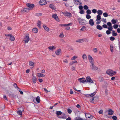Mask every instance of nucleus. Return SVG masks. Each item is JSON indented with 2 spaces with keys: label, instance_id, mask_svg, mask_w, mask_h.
<instances>
[{
  "label": "nucleus",
  "instance_id": "1",
  "mask_svg": "<svg viewBox=\"0 0 120 120\" xmlns=\"http://www.w3.org/2000/svg\"><path fill=\"white\" fill-rule=\"evenodd\" d=\"M106 73L110 75H112L115 74L116 73V72L115 71H113L109 69L107 71Z\"/></svg>",
  "mask_w": 120,
  "mask_h": 120
},
{
  "label": "nucleus",
  "instance_id": "2",
  "mask_svg": "<svg viewBox=\"0 0 120 120\" xmlns=\"http://www.w3.org/2000/svg\"><path fill=\"white\" fill-rule=\"evenodd\" d=\"M86 82H87L90 83H94L93 80L89 76H88L86 77Z\"/></svg>",
  "mask_w": 120,
  "mask_h": 120
},
{
  "label": "nucleus",
  "instance_id": "3",
  "mask_svg": "<svg viewBox=\"0 0 120 120\" xmlns=\"http://www.w3.org/2000/svg\"><path fill=\"white\" fill-rule=\"evenodd\" d=\"M62 13L65 16H67L68 18H70L72 16V14L71 13L68 12H62Z\"/></svg>",
  "mask_w": 120,
  "mask_h": 120
},
{
  "label": "nucleus",
  "instance_id": "4",
  "mask_svg": "<svg viewBox=\"0 0 120 120\" xmlns=\"http://www.w3.org/2000/svg\"><path fill=\"white\" fill-rule=\"evenodd\" d=\"M78 20L80 24L83 25L85 24L86 21L84 19H82L80 18L78 19Z\"/></svg>",
  "mask_w": 120,
  "mask_h": 120
},
{
  "label": "nucleus",
  "instance_id": "5",
  "mask_svg": "<svg viewBox=\"0 0 120 120\" xmlns=\"http://www.w3.org/2000/svg\"><path fill=\"white\" fill-rule=\"evenodd\" d=\"M88 58L89 61L92 64L94 63V60L92 56L90 55L88 56Z\"/></svg>",
  "mask_w": 120,
  "mask_h": 120
},
{
  "label": "nucleus",
  "instance_id": "6",
  "mask_svg": "<svg viewBox=\"0 0 120 120\" xmlns=\"http://www.w3.org/2000/svg\"><path fill=\"white\" fill-rule=\"evenodd\" d=\"M26 6L29 7L28 8L30 10H32L34 7V5L33 4H31L30 3H27L26 4Z\"/></svg>",
  "mask_w": 120,
  "mask_h": 120
},
{
  "label": "nucleus",
  "instance_id": "7",
  "mask_svg": "<svg viewBox=\"0 0 120 120\" xmlns=\"http://www.w3.org/2000/svg\"><path fill=\"white\" fill-rule=\"evenodd\" d=\"M90 66V68L93 70H97L98 69V68L94 65V63L92 64Z\"/></svg>",
  "mask_w": 120,
  "mask_h": 120
},
{
  "label": "nucleus",
  "instance_id": "8",
  "mask_svg": "<svg viewBox=\"0 0 120 120\" xmlns=\"http://www.w3.org/2000/svg\"><path fill=\"white\" fill-rule=\"evenodd\" d=\"M52 16L53 18L55 19L57 21L59 22V20L56 14H53L52 15Z\"/></svg>",
  "mask_w": 120,
  "mask_h": 120
},
{
  "label": "nucleus",
  "instance_id": "9",
  "mask_svg": "<svg viewBox=\"0 0 120 120\" xmlns=\"http://www.w3.org/2000/svg\"><path fill=\"white\" fill-rule=\"evenodd\" d=\"M30 38L28 36H26L24 38V41L25 43H27L30 40Z\"/></svg>",
  "mask_w": 120,
  "mask_h": 120
},
{
  "label": "nucleus",
  "instance_id": "10",
  "mask_svg": "<svg viewBox=\"0 0 120 120\" xmlns=\"http://www.w3.org/2000/svg\"><path fill=\"white\" fill-rule=\"evenodd\" d=\"M96 93L94 92L93 93L88 94H86L85 95V96L87 97H92Z\"/></svg>",
  "mask_w": 120,
  "mask_h": 120
},
{
  "label": "nucleus",
  "instance_id": "11",
  "mask_svg": "<svg viewBox=\"0 0 120 120\" xmlns=\"http://www.w3.org/2000/svg\"><path fill=\"white\" fill-rule=\"evenodd\" d=\"M46 4V1L45 0H40L39 4L41 5H43Z\"/></svg>",
  "mask_w": 120,
  "mask_h": 120
},
{
  "label": "nucleus",
  "instance_id": "12",
  "mask_svg": "<svg viewBox=\"0 0 120 120\" xmlns=\"http://www.w3.org/2000/svg\"><path fill=\"white\" fill-rule=\"evenodd\" d=\"M29 10H30L28 8H25L24 9L21 10V12L23 13L25 12H27Z\"/></svg>",
  "mask_w": 120,
  "mask_h": 120
},
{
  "label": "nucleus",
  "instance_id": "13",
  "mask_svg": "<svg viewBox=\"0 0 120 120\" xmlns=\"http://www.w3.org/2000/svg\"><path fill=\"white\" fill-rule=\"evenodd\" d=\"M84 78H80L78 79V80L79 82H80V83H84L85 82H86V79H84Z\"/></svg>",
  "mask_w": 120,
  "mask_h": 120
},
{
  "label": "nucleus",
  "instance_id": "14",
  "mask_svg": "<svg viewBox=\"0 0 120 120\" xmlns=\"http://www.w3.org/2000/svg\"><path fill=\"white\" fill-rule=\"evenodd\" d=\"M61 53V49H58L55 51V53L57 55H59Z\"/></svg>",
  "mask_w": 120,
  "mask_h": 120
},
{
  "label": "nucleus",
  "instance_id": "15",
  "mask_svg": "<svg viewBox=\"0 0 120 120\" xmlns=\"http://www.w3.org/2000/svg\"><path fill=\"white\" fill-rule=\"evenodd\" d=\"M48 48L50 50L53 51L56 49V47L53 46H50Z\"/></svg>",
  "mask_w": 120,
  "mask_h": 120
},
{
  "label": "nucleus",
  "instance_id": "16",
  "mask_svg": "<svg viewBox=\"0 0 120 120\" xmlns=\"http://www.w3.org/2000/svg\"><path fill=\"white\" fill-rule=\"evenodd\" d=\"M9 39L11 41H14L15 40V38L12 35V34H10V35H9Z\"/></svg>",
  "mask_w": 120,
  "mask_h": 120
},
{
  "label": "nucleus",
  "instance_id": "17",
  "mask_svg": "<svg viewBox=\"0 0 120 120\" xmlns=\"http://www.w3.org/2000/svg\"><path fill=\"white\" fill-rule=\"evenodd\" d=\"M108 114L109 115H112L113 113V111L111 109H110L108 111Z\"/></svg>",
  "mask_w": 120,
  "mask_h": 120
},
{
  "label": "nucleus",
  "instance_id": "18",
  "mask_svg": "<svg viewBox=\"0 0 120 120\" xmlns=\"http://www.w3.org/2000/svg\"><path fill=\"white\" fill-rule=\"evenodd\" d=\"M33 82L34 83H35L36 82L37 79L36 77L35 76H33Z\"/></svg>",
  "mask_w": 120,
  "mask_h": 120
},
{
  "label": "nucleus",
  "instance_id": "19",
  "mask_svg": "<svg viewBox=\"0 0 120 120\" xmlns=\"http://www.w3.org/2000/svg\"><path fill=\"white\" fill-rule=\"evenodd\" d=\"M89 23L92 26H93L94 25V21L92 19H90L89 21Z\"/></svg>",
  "mask_w": 120,
  "mask_h": 120
},
{
  "label": "nucleus",
  "instance_id": "20",
  "mask_svg": "<svg viewBox=\"0 0 120 120\" xmlns=\"http://www.w3.org/2000/svg\"><path fill=\"white\" fill-rule=\"evenodd\" d=\"M43 27L45 30L47 31H49V28L45 25H43Z\"/></svg>",
  "mask_w": 120,
  "mask_h": 120
},
{
  "label": "nucleus",
  "instance_id": "21",
  "mask_svg": "<svg viewBox=\"0 0 120 120\" xmlns=\"http://www.w3.org/2000/svg\"><path fill=\"white\" fill-rule=\"evenodd\" d=\"M85 115L86 118H90L91 117H92V116L89 113H86Z\"/></svg>",
  "mask_w": 120,
  "mask_h": 120
},
{
  "label": "nucleus",
  "instance_id": "22",
  "mask_svg": "<svg viewBox=\"0 0 120 120\" xmlns=\"http://www.w3.org/2000/svg\"><path fill=\"white\" fill-rule=\"evenodd\" d=\"M97 19L96 20V21H98V20H100L101 19V15H98L96 16Z\"/></svg>",
  "mask_w": 120,
  "mask_h": 120
},
{
  "label": "nucleus",
  "instance_id": "23",
  "mask_svg": "<svg viewBox=\"0 0 120 120\" xmlns=\"http://www.w3.org/2000/svg\"><path fill=\"white\" fill-rule=\"evenodd\" d=\"M97 13L98 14V15H101L102 14V13H103L102 11V10H98L97 11Z\"/></svg>",
  "mask_w": 120,
  "mask_h": 120
},
{
  "label": "nucleus",
  "instance_id": "24",
  "mask_svg": "<svg viewBox=\"0 0 120 120\" xmlns=\"http://www.w3.org/2000/svg\"><path fill=\"white\" fill-rule=\"evenodd\" d=\"M38 76L39 77H44L45 75L41 73H38L37 74Z\"/></svg>",
  "mask_w": 120,
  "mask_h": 120
},
{
  "label": "nucleus",
  "instance_id": "25",
  "mask_svg": "<svg viewBox=\"0 0 120 120\" xmlns=\"http://www.w3.org/2000/svg\"><path fill=\"white\" fill-rule=\"evenodd\" d=\"M78 62L76 60H75L74 61H72L70 62L69 63V65H72L74 64V63H77Z\"/></svg>",
  "mask_w": 120,
  "mask_h": 120
},
{
  "label": "nucleus",
  "instance_id": "26",
  "mask_svg": "<svg viewBox=\"0 0 120 120\" xmlns=\"http://www.w3.org/2000/svg\"><path fill=\"white\" fill-rule=\"evenodd\" d=\"M41 22L40 21H38L37 25L38 26L39 28H41Z\"/></svg>",
  "mask_w": 120,
  "mask_h": 120
},
{
  "label": "nucleus",
  "instance_id": "27",
  "mask_svg": "<svg viewBox=\"0 0 120 120\" xmlns=\"http://www.w3.org/2000/svg\"><path fill=\"white\" fill-rule=\"evenodd\" d=\"M97 28L100 30H101L103 28L100 25H98L96 26Z\"/></svg>",
  "mask_w": 120,
  "mask_h": 120
},
{
  "label": "nucleus",
  "instance_id": "28",
  "mask_svg": "<svg viewBox=\"0 0 120 120\" xmlns=\"http://www.w3.org/2000/svg\"><path fill=\"white\" fill-rule=\"evenodd\" d=\"M49 7L53 9H56L55 7L53 4H50L49 6Z\"/></svg>",
  "mask_w": 120,
  "mask_h": 120
},
{
  "label": "nucleus",
  "instance_id": "29",
  "mask_svg": "<svg viewBox=\"0 0 120 120\" xmlns=\"http://www.w3.org/2000/svg\"><path fill=\"white\" fill-rule=\"evenodd\" d=\"M33 32L35 33H37L38 32V30L37 28H34L32 29Z\"/></svg>",
  "mask_w": 120,
  "mask_h": 120
},
{
  "label": "nucleus",
  "instance_id": "30",
  "mask_svg": "<svg viewBox=\"0 0 120 120\" xmlns=\"http://www.w3.org/2000/svg\"><path fill=\"white\" fill-rule=\"evenodd\" d=\"M117 22V19L115 20L114 19H112L111 20V22L113 24L116 23Z\"/></svg>",
  "mask_w": 120,
  "mask_h": 120
},
{
  "label": "nucleus",
  "instance_id": "31",
  "mask_svg": "<svg viewBox=\"0 0 120 120\" xmlns=\"http://www.w3.org/2000/svg\"><path fill=\"white\" fill-rule=\"evenodd\" d=\"M84 41L82 39H79L77 40L76 41V42H79V43H82Z\"/></svg>",
  "mask_w": 120,
  "mask_h": 120
},
{
  "label": "nucleus",
  "instance_id": "32",
  "mask_svg": "<svg viewBox=\"0 0 120 120\" xmlns=\"http://www.w3.org/2000/svg\"><path fill=\"white\" fill-rule=\"evenodd\" d=\"M82 57L83 60H86L87 59V56L85 54H84L82 55Z\"/></svg>",
  "mask_w": 120,
  "mask_h": 120
},
{
  "label": "nucleus",
  "instance_id": "33",
  "mask_svg": "<svg viewBox=\"0 0 120 120\" xmlns=\"http://www.w3.org/2000/svg\"><path fill=\"white\" fill-rule=\"evenodd\" d=\"M56 114L57 115H59L62 114V112L60 111H57L56 112Z\"/></svg>",
  "mask_w": 120,
  "mask_h": 120
},
{
  "label": "nucleus",
  "instance_id": "34",
  "mask_svg": "<svg viewBox=\"0 0 120 120\" xmlns=\"http://www.w3.org/2000/svg\"><path fill=\"white\" fill-rule=\"evenodd\" d=\"M36 101L38 103H39L40 102V97L39 96H38L36 99Z\"/></svg>",
  "mask_w": 120,
  "mask_h": 120
},
{
  "label": "nucleus",
  "instance_id": "35",
  "mask_svg": "<svg viewBox=\"0 0 120 120\" xmlns=\"http://www.w3.org/2000/svg\"><path fill=\"white\" fill-rule=\"evenodd\" d=\"M86 12L87 15H90L91 13V11L89 9L87 10Z\"/></svg>",
  "mask_w": 120,
  "mask_h": 120
},
{
  "label": "nucleus",
  "instance_id": "36",
  "mask_svg": "<svg viewBox=\"0 0 120 120\" xmlns=\"http://www.w3.org/2000/svg\"><path fill=\"white\" fill-rule=\"evenodd\" d=\"M112 36H116L117 34V33H115V31L114 30H112Z\"/></svg>",
  "mask_w": 120,
  "mask_h": 120
},
{
  "label": "nucleus",
  "instance_id": "37",
  "mask_svg": "<svg viewBox=\"0 0 120 120\" xmlns=\"http://www.w3.org/2000/svg\"><path fill=\"white\" fill-rule=\"evenodd\" d=\"M77 57V56H74L71 58V60H74L76 59Z\"/></svg>",
  "mask_w": 120,
  "mask_h": 120
},
{
  "label": "nucleus",
  "instance_id": "38",
  "mask_svg": "<svg viewBox=\"0 0 120 120\" xmlns=\"http://www.w3.org/2000/svg\"><path fill=\"white\" fill-rule=\"evenodd\" d=\"M17 113L19 115H21H21L22 114V112L21 111L19 110L17 112Z\"/></svg>",
  "mask_w": 120,
  "mask_h": 120
},
{
  "label": "nucleus",
  "instance_id": "39",
  "mask_svg": "<svg viewBox=\"0 0 120 120\" xmlns=\"http://www.w3.org/2000/svg\"><path fill=\"white\" fill-rule=\"evenodd\" d=\"M107 28L108 30L110 31L112 30L113 29V28L112 26H109L108 27H107Z\"/></svg>",
  "mask_w": 120,
  "mask_h": 120
},
{
  "label": "nucleus",
  "instance_id": "40",
  "mask_svg": "<svg viewBox=\"0 0 120 120\" xmlns=\"http://www.w3.org/2000/svg\"><path fill=\"white\" fill-rule=\"evenodd\" d=\"M86 18L87 19H89L91 18V16L89 15H86Z\"/></svg>",
  "mask_w": 120,
  "mask_h": 120
},
{
  "label": "nucleus",
  "instance_id": "41",
  "mask_svg": "<svg viewBox=\"0 0 120 120\" xmlns=\"http://www.w3.org/2000/svg\"><path fill=\"white\" fill-rule=\"evenodd\" d=\"M64 37V34L63 33H61L59 37L60 38H63Z\"/></svg>",
  "mask_w": 120,
  "mask_h": 120
},
{
  "label": "nucleus",
  "instance_id": "42",
  "mask_svg": "<svg viewBox=\"0 0 120 120\" xmlns=\"http://www.w3.org/2000/svg\"><path fill=\"white\" fill-rule=\"evenodd\" d=\"M103 15L105 17H107L108 15L106 12H105L103 14Z\"/></svg>",
  "mask_w": 120,
  "mask_h": 120
},
{
  "label": "nucleus",
  "instance_id": "43",
  "mask_svg": "<svg viewBox=\"0 0 120 120\" xmlns=\"http://www.w3.org/2000/svg\"><path fill=\"white\" fill-rule=\"evenodd\" d=\"M85 12L83 10H80L79 12V13L81 14H84Z\"/></svg>",
  "mask_w": 120,
  "mask_h": 120
},
{
  "label": "nucleus",
  "instance_id": "44",
  "mask_svg": "<svg viewBox=\"0 0 120 120\" xmlns=\"http://www.w3.org/2000/svg\"><path fill=\"white\" fill-rule=\"evenodd\" d=\"M29 63L30 65V66H33L34 64L33 62L31 61H30Z\"/></svg>",
  "mask_w": 120,
  "mask_h": 120
},
{
  "label": "nucleus",
  "instance_id": "45",
  "mask_svg": "<svg viewBox=\"0 0 120 120\" xmlns=\"http://www.w3.org/2000/svg\"><path fill=\"white\" fill-rule=\"evenodd\" d=\"M92 12L94 14H95L97 12V10L95 9H93L92 10Z\"/></svg>",
  "mask_w": 120,
  "mask_h": 120
},
{
  "label": "nucleus",
  "instance_id": "46",
  "mask_svg": "<svg viewBox=\"0 0 120 120\" xmlns=\"http://www.w3.org/2000/svg\"><path fill=\"white\" fill-rule=\"evenodd\" d=\"M83 8L85 10H88L89 8L87 6L85 5L83 6Z\"/></svg>",
  "mask_w": 120,
  "mask_h": 120
},
{
  "label": "nucleus",
  "instance_id": "47",
  "mask_svg": "<svg viewBox=\"0 0 120 120\" xmlns=\"http://www.w3.org/2000/svg\"><path fill=\"white\" fill-rule=\"evenodd\" d=\"M67 111L68 113L69 114L71 113L72 112L71 110L70 109H68Z\"/></svg>",
  "mask_w": 120,
  "mask_h": 120
},
{
  "label": "nucleus",
  "instance_id": "48",
  "mask_svg": "<svg viewBox=\"0 0 120 120\" xmlns=\"http://www.w3.org/2000/svg\"><path fill=\"white\" fill-rule=\"evenodd\" d=\"M80 118L79 117H77L75 118L74 120H80Z\"/></svg>",
  "mask_w": 120,
  "mask_h": 120
},
{
  "label": "nucleus",
  "instance_id": "49",
  "mask_svg": "<svg viewBox=\"0 0 120 120\" xmlns=\"http://www.w3.org/2000/svg\"><path fill=\"white\" fill-rule=\"evenodd\" d=\"M118 26V25L117 24H114L113 26V28L115 29L117 28Z\"/></svg>",
  "mask_w": 120,
  "mask_h": 120
},
{
  "label": "nucleus",
  "instance_id": "50",
  "mask_svg": "<svg viewBox=\"0 0 120 120\" xmlns=\"http://www.w3.org/2000/svg\"><path fill=\"white\" fill-rule=\"evenodd\" d=\"M113 46L112 45H110V51L111 52H113Z\"/></svg>",
  "mask_w": 120,
  "mask_h": 120
},
{
  "label": "nucleus",
  "instance_id": "51",
  "mask_svg": "<svg viewBox=\"0 0 120 120\" xmlns=\"http://www.w3.org/2000/svg\"><path fill=\"white\" fill-rule=\"evenodd\" d=\"M112 119L113 120H116L117 117L115 116H113L112 117Z\"/></svg>",
  "mask_w": 120,
  "mask_h": 120
},
{
  "label": "nucleus",
  "instance_id": "52",
  "mask_svg": "<svg viewBox=\"0 0 120 120\" xmlns=\"http://www.w3.org/2000/svg\"><path fill=\"white\" fill-rule=\"evenodd\" d=\"M63 62L64 63L67 64L68 63V61L67 59H66L63 60Z\"/></svg>",
  "mask_w": 120,
  "mask_h": 120
},
{
  "label": "nucleus",
  "instance_id": "53",
  "mask_svg": "<svg viewBox=\"0 0 120 120\" xmlns=\"http://www.w3.org/2000/svg\"><path fill=\"white\" fill-rule=\"evenodd\" d=\"M107 24L109 26H112V24L110 22H108L107 23Z\"/></svg>",
  "mask_w": 120,
  "mask_h": 120
},
{
  "label": "nucleus",
  "instance_id": "54",
  "mask_svg": "<svg viewBox=\"0 0 120 120\" xmlns=\"http://www.w3.org/2000/svg\"><path fill=\"white\" fill-rule=\"evenodd\" d=\"M101 21L105 23L106 22V19H105L102 18Z\"/></svg>",
  "mask_w": 120,
  "mask_h": 120
},
{
  "label": "nucleus",
  "instance_id": "55",
  "mask_svg": "<svg viewBox=\"0 0 120 120\" xmlns=\"http://www.w3.org/2000/svg\"><path fill=\"white\" fill-rule=\"evenodd\" d=\"M115 38L113 37H111L110 38V40L112 41H113L115 39Z\"/></svg>",
  "mask_w": 120,
  "mask_h": 120
},
{
  "label": "nucleus",
  "instance_id": "56",
  "mask_svg": "<svg viewBox=\"0 0 120 120\" xmlns=\"http://www.w3.org/2000/svg\"><path fill=\"white\" fill-rule=\"evenodd\" d=\"M13 86L15 88H17L18 89H19V88L17 86V84L16 83H14V84Z\"/></svg>",
  "mask_w": 120,
  "mask_h": 120
},
{
  "label": "nucleus",
  "instance_id": "57",
  "mask_svg": "<svg viewBox=\"0 0 120 120\" xmlns=\"http://www.w3.org/2000/svg\"><path fill=\"white\" fill-rule=\"evenodd\" d=\"M94 51L95 52H96L97 51V48H94L93 49Z\"/></svg>",
  "mask_w": 120,
  "mask_h": 120
},
{
  "label": "nucleus",
  "instance_id": "58",
  "mask_svg": "<svg viewBox=\"0 0 120 120\" xmlns=\"http://www.w3.org/2000/svg\"><path fill=\"white\" fill-rule=\"evenodd\" d=\"M73 2L75 4L78 5L79 4L78 3H77V2L76 1V0H73Z\"/></svg>",
  "mask_w": 120,
  "mask_h": 120
},
{
  "label": "nucleus",
  "instance_id": "59",
  "mask_svg": "<svg viewBox=\"0 0 120 120\" xmlns=\"http://www.w3.org/2000/svg\"><path fill=\"white\" fill-rule=\"evenodd\" d=\"M59 26H66V24H60L59 25Z\"/></svg>",
  "mask_w": 120,
  "mask_h": 120
},
{
  "label": "nucleus",
  "instance_id": "60",
  "mask_svg": "<svg viewBox=\"0 0 120 120\" xmlns=\"http://www.w3.org/2000/svg\"><path fill=\"white\" fill-rule=\"evenodd\" d=\"M104 28H107V26L106 24H104L102 26Z\"/></svg>",
  "mask_w": 120,
  "mask_h": 120
},
{
  "label": "nucleus",
  "instance_id": "61",
  "mask_svg": "<svg viewBox=\"0 0 120 120\" xmlns=\"http://www.w3.org/2000/svg\"><path fill=\"white\" fill-rule=\"evenodd\" d=\"M103 112V111L102 110H100L98 112L100 114H102Z\"/></svg>",
  "mask_w": 120,
  "mask_h": 120
},
{
  "label": "nucleus",
  "instance_id": "62",
  "mask_svg": "<svg viewBox=\"0 0 120 120\" xmlns=\"http://www.w3.org/2000/svg\"><path fill=\"white\" fill-rule=\"evenodd\" d=\"M106 33L107 34H109L111 33V32L109 30H107L106 31Z\"/></svg>",
  "mask_w": 120,
  "mask_h": 120
},
{
  "label": "nucleus",
  "instance_id": "63",
  "mask_svg": "<svg viewBox=\"0 0 120 120\" xmlns=\"http://www.w3.org/2000/svg\"><path fill=\"white\" fill-rule=\"evenodd\" d=\"M72 25V23L71 22V23H69L68 24H66V26H68Z\"/></svg>",
  "mask_w": 120,
  "mask_h": 120
},
{
  "label": "nucleus",
  "instance_id": "64",
  "mask_svg": "<svg viewBox=\"0 0 120 120\" xmlns=\"http://www.w3.org/2000/svg\"><path fill=\"white\" fill-rule=\"evenodd\" d=\"M42 15V14L41 13H38L36 14V15L38 16H40Z\"/></svg>",
  "mask_w": 120,
  "mask_h": 120
}]
</instances>
